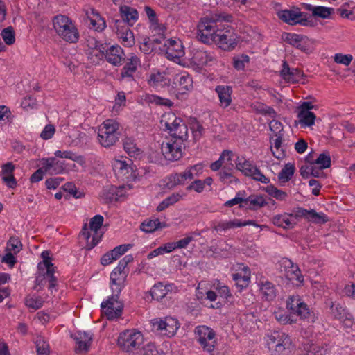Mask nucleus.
I'll return each mask as SVG.
<instances>
[{
  "label": "nucleus",
  "instance_id": "obj_1",
  "mask_svg": "<svg viewBox=\"0 0 355 355\" xmlns=\"http://www.w3.org/2000/svg\"><path fill=\"white\" fill-rule=\"evenodd\" d=\"M232 18V15L226 12H216L212 15L210 19L205 18L202 19L198 26V38L205 44L214 42L220 31L219 30H215L216 22H228L231 21Z\"/></svg>",
  "mask_w": 355,
  "mask_h": 355
},
{
  "label": "nucleus",
  "instance_id": "obj_2",
  "mask_svg": "<svg viewBox=\"0 0 355 355\" xmlns=\"http://www.w3.org/2000/svg\"><path fill=\"white\" fill-rule=\"evenodd\" d=\"M264 340L266 347L271 355H288L293 349L291 338L280 331L267 333Z\"/></svg>",
  "mask_w": 355,
  "mask_h": 355
},
{
  "label": "nucleus",
  "instance_id": "obj_3",
  "mask_svg": "<svg viewBox=\"0 0 355 355\" xmlns=\"http://www.w3.org/2000/svg\"><path fill=\"white\" fill-rule=\"evenodd\" d=\"M53 26L58 35L69 43H76L79 32L73 21L66 15H58L53 18Z\"/></svg>",
  "mask_w": 355,
  "mask_h": 355
},
{
  "label": "nucleus",
  "instance_id": "obj_4",
  "mask_svg": "<svg viewBox=\"0 0 355 355\" xmlns=\"http://www.w3.org/2000/svg\"><path fill=\"white\" fill-rule=\"evenodd\" d=\"M125 279V275H122L115 270H112L110 274L111 288L113 293L111 297L106 301L101 304L102 309H107V311H123L124 304L119 299V293L123 288V283Z\"/></svg>",
  "mask_w": 355,
  "mask_h": 355
},
{
  "label": "nucleus",
  "instance_id": "obj_5",
  "mask_svg": "<svg viewBox=\"0 0 355 355\" xmlns=\"http://www.w3.org/2000/svg\"><path fill=\"white\" fill-rule=\"evenodd\" d=\"M144 342L143 334L137 329H126L121 332L117 338V345L123 352H133L139 349Z\"/></svg>",
  "mask_w": 355,
  "mask_h": 355
},
{
  "label": "nucleus",
  "instance_id": "obj_6",
  "mask_svg": "<svg viewBox=\"0 0 355 355\" xmlns=\"http://www.w3.org/2000/svg\"><path fill=\"white\" fill-rule=\"evenodd\" d=\"M119 125L112 120H105L98 129V139L102 146L110 148L119 140L120 133L118 132Z\"/></svg>",
  "mask_w": 355,
  "mask_h": 355
},
{
  "label": "nucleus",
  "instance_id": "obj_7",
  "mask_svg": "<svg viewBox=\"0 0 355 355\" xmlns=\"http://www.w3.org/2000/svg\"><path fill=\"white\" fill-rule=\"evenodd\" d=\"M194 333L195 338L202 349L213 355L217 345L215 331L206 325H199L195 328Z\"/></svg>",
  "mask_w": 355,
  "mask_h": 355
},
{
  "label": "nucleus",
  "instance_id": "obj_8",
  "mask_svg": "<svg viewBox=\"0 0 355 355\" xmlns=\"http://www.w3.org/2000/svg\"><path fill=\"white\" fill-rule=\"evenodd\" d=\"M165 128L169 131L171 139L184 143L188 139V128L185 123L173 114H168Z\"/></svg>",
  "mask_w": 355,
  "mask_h": 355
},
{
  "label": "nucleus",
  "instance_id": "obj_9",
  "mask_svg": "<svg viewBox=\"0 0 355 355\" xmlns=\"http://www.w3.org/2000/svg\"><path fill=\"white\" fill-rule=\"evenodd\" d=\"M282 38L285 42L302 52L307 54L312 52L313 42L307 36L300 34L284 33L282 35Z\"/></svg>",
  "mask_w": 355,
  "mask_h": 355
},
{
  "label": "nucleus",
  "instance_id": "obj_10",
  "mask_svg": "<svg viewBox=\"0 0 355 355\" xmlns=\"http://www.w3.org/2000/svg\"><path fill=\"white\" fill-rule=\"evenodd\" d=\"M238 162H236V168L241 171L245 176L251 177L253 180L268 184L270 180L266 178L261 171L254 166L249 160L244 159L243 162L237 158Z\"/></svg>",
  "mask_w": 355,
  "mask_h": 355
},
{
  "label": "nucleus",
  "instance_id": "obj_11",
  "mask_svg": "<svg viewBox=\"0 0 355 355\" xmlns=\"http://www.w3.org/2000/svg\"><path fill=\"white\" fill-rule=\"evenodd\" d=\"M182 142L171 139L167 142H163L162 144V153L164 158L168 161L174 162L180 159L182 157Z\"/></svg>",
  "mask_w": 355,
  "mask_h": 355
},
{
  "label": "nucleus",
  "instance_id": "obj_12",
  "mask_svg": "<svg viewBox=\"0 0 355 355\" xmlns=\"http://www.w3.org/2000/svg\"><path fill=\"white\" fill-rule=\"evenodd\" d=\"M152 324L155 329L164 331L168 337L174 336L180 327L178 320L172 317L166 318L164 320H153Z\"/></svg>",
  "mask_w": 355,
  "mask_h": 355
},
{
  "label": "nucleus",
  "instance_id": "obj_13",
  "mask_svg": "<svg viewBox=\"0 0 355 355\" xmlns=\"http://www.w3.org/2000/svg\"><path fill=\"white\" fill-rule=\"evenodd\" d=\"M71 337L76 342L74 347L76 353L80 354L89 351L92 340V334L85 331H77L72 334Z\"/></svg>",
  "mask_w": 355,
  "mask_h": 355
},
{
  "label": "nucleus",
  "instance_id": "obj_14",
  "mask_svg": "<svg viewBox=\"0 0 355 355\" xmlns=\"http://www.w3.org/2000/svg\"><path fill=\"white\" fill-rule=\"evenodd\" d=\"M214 42L217 43L222 49L228 51L234 49L237 44L236 37L230 30L220 31Z\"/></svg>",
  "mask_w": 355,
  "mask_h": 355
},
{
  "label": "nucleus",
  "instance_id": "obj_15",
  "mask_svg": "<svg viewBox=\"0 0 355 355\" xmlns=\"http://www.w3.org/2000/svg\"><path fill=\"white\" fill-rule=\"evenodd\" d=\"M280 76L287 83H297L304 76L302 70L298 68H291L286 60H283Z\"/></svg>",
  "mask_w": 355,
  "mask_h": 355
},
{
  "label": "nucleus",
  "instance_id": "obj_16",
  "mask_svg": "<svg viewBox=\"0 0 355 355\" xmlns=\"http://www.w3.org/2000/svg\"><path fill=\"white\" fill-rule=\"evenodd\" d=\"M313 107L314 105L312 103L309 101H304L299 106L298 108L300 111L297 114V118L301 124H303L304 126H311L314 124L315 115L313 112L310 111Z\"/></svg>",
  "mask_w": 355,
  "mask_h": 355
},
{
  "label": "nucleus",
  "instance_id": "obj_17",
  "mask_svg": "<svg viewBox=\"0 0 355 355\" xmlns=\"http://www.w3.org/2000/svg\"><path fill=\"white\" fill-rule=\"evenodd\" d=\"M167 58L173 60L179 59L184 55V47L180 40L168 39L164 44Z\"/></svg>",
  "mask_w": 355,
  "mask_h": 355
},
{
  "label": "nucleus",
  "instance_id": "obj_18",
  "mask_svg": "<svg viewBox=\"0 0 355 355\" xmlns=\"http://www.w3.org/2000/svg\"><path fill=\"white\" fill-rule=\"evenodd\" d=\"M295 217H303L315 224H324L329 220L327 216L323 213H317L314 209L306 210L302 207L297 208Z\"/></svg>",
  "mask_w": 355,
  "mask_h": 355
},
{
  "label": "nucleus",
  "instance_id": "obj_19",
  "mask_svg": "<svg viewBox=\"0 0 355 355\" xmlns=\"http://www.w3.org/2000/svg\"><path fill=\"white\" fill-rule=\"evenodd\" d=\"M132 244H122L115 247L113 250L103 254L101 259V263L105 266L109 265L124 254L128 250L132 248Z\"/></svg>",
  "mask_w": 355,
  "mask_h": 355
},
{
  "label": "nucleus",
  "instance_id": "obj_20",
  "mask_svg": "<svg viewBox=\"0 0 355 355\" xmlns=\"http://www.w3.org/2000/svg\"><path fill=\"white\" fill-rule=\"evenodd\" d=\"M41 164L44 171L49 172L51 175L62 173L66 168L64 162L57 160L55 157L43 158Z\"/></svg>",
  "mask_w": 355,
  "mask_h": 355
},
{
  "label": "nucleus",
  "instance_id": "obj_21",
  "mask_svg": "<svg viewBox=\"0 0 355 355\" xmlns=\"http://www.w3.org/2000/svg\"><path fill=\"white\" fill-rule=\"evenodd\" d=\"M123 49L119 45L110 46L105 53L104 58L109 63L117 66L121 65V62L125 60Z\"/></svg>",
  "mask_w": 355,
  "mask_h": 355
},
{
  "label": "nucleus",
  "instance_id": "obj_22",
  "mask_svg": "<svg viewBox=\"0 0 355 355\" xmlns=\"http://www.w3.org/2000/svg\"><path fill=\"white\" fill-rule=\"evenodd\" d=\"M15 166L12 162H8L2 166L1 176L3 182L9 187L14 189L17 186V180L13 172Z\"/></svg>",
  "mask_w": 355,
  "mask_h": 355
},
{
  "label": "nucleus",
  "instance_id": "obj_23",
  "mask_svg": "<svg viewBox=\"0 0 355 355\" xmlns=\"http://www.w3.org/2000/svg\"><path fill=\"white\" fill-rule=\"evenodd\" d=\"M119 14V17L130 26H133L139 18L138 11L125 5L120 6Z\"/></svg>",
  "mask_w": 355,
  "mask_h": 355
},
{
  "label": "nucleus",
  "instance_id": "obj_24",
  "mask_svg": "<svg viewBox=\"0 0 355 355\" xmlns=\"http://www.w3.org/2000/svg\"><path fill=\"white\" fill-rule=\"evenodd\" d=\"M245 200L244 205H239L240 208L245 207L250 210H257L268 205L266 199L261 195H250L245 198Z\"/></svg>",
  "mask_w": 355,
  "mask_h": 355
},
{
  "label": "nucleus",
  "instance_id": "obj_25",
  "mask_svg": "<svg viewBox=\"0 0 355 355\" xmlns=\"http://www.w3.org/2000/svg\"><path fill=\"white\" fill-rule=\"evenodd\" d=\"M215 92L217 93L220 106L223 108L228 107L232 103L231 95L232 93V88L229 85H218L215 88Z\"/></svg>",
  "mask_w": 355,
  "mask_h": 355
},
{
  "label": "nucleus",
  "instance_id": "obj_26",
  "mask_svg": "<svg viewBox=\"0 0 355 355\" xmlns=\"http://www.w3.org/2000/svg\"><path fill=\"white\" fill-rule=\"evenodd\" d=\"M303 8L308 11L312 12V16L322 19H328L334 12V9L324 6H314L309 3H303Z\"/></svg>",
  "mask_w": 355,
  "mask_h": 355
},
{
  "label": "nucleus",
  "instance_id": "obj_27",
  "mask_svg": "<svg viewBox=\"0 0 355 355\" xmlns=\"http://www.w3.org/2000/svg\"><path fill=\"white\" fill-rule=\"evenodd\" d=\"M260 291L262 298L264 300L270 302L272 301L277 296V291L275 285L268 281H260L259 284Z\"/></svg>",
  "mask_w": 355,
  "mask_h": 355
},
{
  "label": "nucleus",
  "instance_id": "obj_28",
  "mask_svg": "<svg viewBox=\"0 0 355 355\" xmlns=\"http://www.w3.org/2000/svg\"><path fill=\"white\" fill-rule=\"evenodd\" d=\"M286 305L288 311H309L308 305L299 295H289Z\"/></svg>",
  "mask_w": 355,
  "mask_h": 355
},
{
  "label": "nucleus",
  "instance_id": "obj_29",
  "mask_svg": "<svg viewBox=\"0 0 355 355\" xmlns=\"http://www.w3.org/2000/svg\"><path fill=\"white\" fill-rule=\"evenodd\" d=\"M171 288L172 284L164 285L162 282H157L151 288L150 293L153 300L159 301L168 297V293Z\"/></svg>",
  "mask_w": 355,
  "mask_h": 355
},
{
  "label": "nucleus",
  "instance_id": "obj_30",
  "mask_svg": "<svg viewBox=\"0 0 355 355\" xmlns=\"http://www.w3.org/2000/svg\"><path fill=\"white\" fill-rule=\"evenodd\" d=\"M139 59L137 56H132L129 61L124 65L121 71L122 79L128 78L129 81L134 80L133 74L137 69Z\"/></svg>",
  "mask_w": 355,
  "mask_h": 355
},
{
  "label": "nucleus",
  "instance_id": "obj_31",
  "mask_svg": "<svg viewBox=\"0 0 355 355\" xmlns=\"http://www.w3.org/2000/svg\"><path fill=\"white\" fill-rule=\"evenodd\" d=\"M193 178V174L191 170H187L180 173L171 174L168 178L167 185L169 188H173L177 185L183 184L187 180Z\"/></svg>",
  "mask_w": 355,
  "mask_h": 355
},
{
  "label": "nucleus",
  "instance_id": "obj_32",
  "mask_svg": "<svg viewBox=\"0 0 355 355\" xmlns=\"http://www.w3.org/2000/svg\"><path fill=\"white\" fill-rule=\"evenodd\" d=\"M244 274L234 273L232 275V279L236 282V286L239 288V291L248 286L250 281V270L248 266L239 267Z\"/></svg>",
  "mask_w": 355,
  "mask_h": 355
},
{
  "label": "nucleus",
  "instance_id": "obj_33",
  "mask_svg": "<svg viewBox=\"0 0 355 355\" xmlns=\"http://www.w3.org/2000/svg\"><path fill=\"white\" fill-rule=\"evenodd\" d=\"M123 148L130 157L139 158L142 150L137 147L135 141L132 137H125L123 141Z\"/></svg>",
  "mask_w": 355,
  "mask_h": 355
},
{
  "label": "nucleus",
  "instance_id": "obj_34",
  "mask_svg": "<svg viewBox=\"0 0 355 355\" xmlns=\"http://www.w3.org/2000/svg\"><path fill=\"white\" fill-rule=\"evenodd\" d=\"M302 312H273L275 319L282 324H292L298 319L297 313Z\"/></svg>",
  "mask_w": 355,
  "mask_h": 355
},
{
  "label": "nucleus",
  "instance_id": "obj_35",
  "mask_svg": "<svg viewBox=\"0 0 355 355\" xmlns=\"http://www.w3.org/2000/svg\"><path fill=\"white\" fill-rule=\"evenodd\" d=\"M297 16L295 10H284L278 12L279 18L289 25L304 24L306 20L297 21Z\"/></svg>",
  "mask_w": 355,
  "mask_h": 355
},
{
  "label": "nucleus",
  "instance_id": "obj_36",
  "mask_svg": "<svg viewBox=\"0 0 355 355\" xmlns=\"http://www.w3.org/2000/svg\"><path fill=\"white\" fill-rule=\"evenodd\" d=\"M205 303L204 304L206 307L214 309H221L223 301L218 300L216 302L219 297L215 291L211 290L207 291H205Z\"/></svg>",
  "mask_w": 355,
  "mask_h": 355
},
{
  "label": "nucleus",
  "instance_id": "obj_37",
  "mask_svg": "<svg viewBox=\"0 0 355 355\" xmlns=\"http://www.w3.org/2000/svg\"><path fill=\"white\" fill-rule=\"evenodd\" d=\"M43 266L44 267L42 266V263H40L38 265V270L40 271L44 270V268L46 269L44 273H46V276L51 278L50 287H53L55 281V277L54 275L55 268L53 264L51 263V259L44 258V260H43Z\"/></svg>",
  "mask_w": 355,
  "mask_h": 355
},
{
  "label": "nucleus",
  "instance_id": "obj_38",
  "mask_svg": "<svg viewBox=\"0 0 355 355\" xmlns=\"http://www.w3.org/2000/svg\"><path fill=\"white\" fill-rule=\"evenodd\" d=\"M288 216L287 214L276 215L272 218V223L275 225L284 229H291L295 225V222H293Z\"/></svg>",
  "mask_w": 355,
  "mask_h": 355
},
{
  "label": "nucleus",
  "instance_id": "obj_39",
  "mask_svg": "<svg viewBox=\"0 0 355 355\" xmlns=\"http://www.w3.org/2000/svg\"><path fill=\"white\" fill-rule=\"evenodd\" d=\"M50 277L46 276V273L43 274H39L35 279V289L37 291L41 290L46 283H48V288L51 291V293H53V290L56 291V286H57V278L55 277V281L54 282V286L53 287H50Z\"/></svg>",
  "mask_w": 355,
  "mask_h": 355
},
{
  "label": "nucleus",
  "instance_id": "obj_40",
  "mask_svg": "<svg viewBox=\"0 0 355 355\" xmlns=\"http://www.w3.org/2000/svg\"><path fill=\"white\" fill-rule=\"evenodd\" d=\"M193 59L198 65H209L214 60L210 53L204 51H196Z\"/></svg>",
  "mask_w": 355,
  "mask_h": 355
},
{
  "label": "nucleus",
  "instance_id": "obj_41",
  "mask_svg": "<svg viewBox=\"0 0 355 355\" xmlns=\"http://www.w3.org/2000/svg\"><path fill=\"white\" fill-rule=\"evenodd\" d=\"M295 171V168L294 164L288 163L281 170V171L278 174V180L281 183H285L289 181Z\"/></svg>",
  "mask_w": 355,
  "mask_h": 355
},
{
  "label": "nucleus",
  "instance_id": "obj_42",
  "mask_svg": "<svg viewBox=\"0 0 355 355\" xmlns=\"http://www.w3.org/2000/svg\"><path fill=\"white\" fill-rule=\"evenodd\" d=\"M190 129L192 131L193 139L196 141H199L205 133L204 127L196 118L191 119Z\"/></svg>",
  "mask_w": 355,
  "mask_h": 355
},
{
  "label": "nucleus",
  "instance_id": "obj_43",
  "mask_svg": "<svg viewBox=\"0 0 355 355\" xmlns=\"http://www.w3.org/2000/svg\"><path fill=\"white\" fill-rule=\"evenodd\" d=\"M213 286L218 293L219 300L223 301L224 298L228 300L229 298L232 297L229 287L223 285V284L220 282H217V283L214 284Z\"/></svg>",
  "mask_w": 355,
  "mask_h": 355
},
{
  "label": "nucleus",
  "instance_id": "obj_44",
  "mask_svg": "<svg viewBox=\"0 0 355 355\" xmlns=\"http://www.w3.org/2000/svg\"><path fill=\"white\" fill-rule=\"evenodd\" d=\"M282 143V135H277V137L272 143L271 150L273 155L277 159H282L285 156V153L283 149H280Z\"/></svg>",
  "mask_w": 355,
  "mask_h": 355
},
{
  "label": "nucleus",
  "instance_id": "obj_45",
  "mask_svg": "<svg viewBox=\"0 0 355 355\" xmlns=\"http://www.w3.org/2000/svg\"><path fill=\"white\" fill-rule=\"evenodd\" d=\"M315 164L320 166V168H328L331 166V159L329 153L324 151L320 154L318 157L314 161Z\"/></svg>",
  "mask_w": 355,
  "mask_h": 355
},
{
  "label": "nucleus",
  "instance_id": "obj_46",
  "mask_svg": "<svg viewBox=\"0 0 355 355\" xmlns=\"http://www.w3.org/2000/svg\"><path fill=\"white\" fill-rule=\"evenodd\" d=\"M146 100L148 103H154L157 105H164L168 107H171L173 105V103L171 100H169L168 98H162L159 96L154 95V94L148 95L146 96Z\"/></svg>",
  "mask_w": 355,
  "mask_h": 355
},
{
  "label": "nucleus",
  "instance_id": "obj_47",
  "mask_svg": "<svg viewBox=\"0 0 355 355\" xmlns=\"http://www.w3.org/2000/svg\"><path fill=\"white\" fill-rule=\"evenodd\" d=\"M134 260V257L132 254H128L125 256L119 262L118 266L114 269V270L120 273L122 275L127 276L128 272L125 271V268L128 263H131Z\"/></svg>",
  "mask_w": 355,
  "mask_h": 355
},
{
  "label": "nucleus",
  "instance_id": "obj_48",
  "mask_svg": "<svg viewBox=\"0 0 355 355\" xmlns=\"http://www.w3.org/2000/svg\"><path fill=\"white\" fill-rule=\"evenodd\" d=\"M1 35L7 45H12L15 42V33L12 26L3 29Z\"/></svg>",
  "mask_w": 355,
  "mask_h": 355
},
{
  "label": "nucleus",
  "instance_id": "obj_49",
  "mask_svg": "<svg viewBox=\"0 0 355 355\" xmlns=\"http://www.w3.org/2000/svg\"><path fill=\"white\" fill-rule=\"evenodd\" d=\"M160 225V221L158 218L153 220H144L140 226L141 230L146 233L153 232L157 230V225Z\"/></svg>",
  "mask_w": 355,
  "mask_h": 355
},
{
  "label": "nucleus",
  "instance_id": "obj_50",
  "mask_svg": "<svg viewBox=\"0 0 355 355\" xmlns=\"http://www.w3.org/2000/svg\"><path fill=\"white\" fill-rule=\"evenodd\" d=\"M118 37L121 38L127 46H132L135 44L134 35L132 31L128 28L125 31L117 33Z\"/></svg>",
  "mask_w": 355,
  "mask_h": 355
},
{
  "label": "nucleus",
  "instance_id": "obj_51",
  "mask_svg": "<svg viewBox=\"0 0 355 355\" xmlns=\"http://www.w3.org/2000/svg\"><path fill=\"white\" fill-rule=\"evenodd\" d=\"M266 191L272 197L279 200H284L287 197V193L275 186L270 184L266 187Z\"/></svg>",
  "mask_w": 355,
  "mask_h": 355
},
{
  "label": "nucleus",
  "instance_id": "obj_52",
  "mask_svg": "<svg viewBox=\"0 0 355 355\" xmlns=\"http://www.w3.org/2000/svg\"><path fill=\"white\" fill-rule=\"evenodd\" d=\"M44 301L41 297L33 295L27 296L25 299V304L27 307L33 309H39L42 307Z\"/></svg>",
  "mask_w": 355,
  "mask_h": 355
},
{
  "label": "nucleus",
  "instance_id": "obj_53",
  "mask_svg": "<svg viewBox=\"0 0 355 355\" xmlns=\"http://www.w3.org/2000/svg\"><path fill=\"white\" fill-rule=\"evenodd\" d=\"M81 234L85 238V239H87V244L86 248L87 250H91L93 248H94L100 241V238L93 236L91 242L89 241V239L91 236V234L87 227V224L84 225L81 231Z\"/></svg>",
  "mask_w": 355,
  "mask_h": 355
},
{
  "label": "nucleus",
  "instance_id": "obj_54",
  "mask_svg": "<svg viewBox=\"0 0 355 355\" xmlns=\"http://www.w3.org/2000/svg\"><path fill=\"white\" fill-rule=\"evenodd\" d=\"M249 56L245 54H241L233 58V66L236 70H243L245 64L249 63Z\"/></svg>",
  "mask_w": 355,
  "mask_h": 355
},
{
  "label": "nucleus",
  "instance_id": "obj_55",
  "mask_svg": "<svg viewBox=\"0 0 355 355\" xmlns=\"http://www.w3.org/2000/svg\"><path fill=\"white\" fill-rule=\"evenodd\" d=\"M7 250L17 254L22 249V243L17 236H11L7 243Z\"/></svg>",
  "mask_w": 355,
  "mask_h": 355
},
{
  "label": "nucleus",
  "instance_id": "obj_56",
  "mask_svg": "<svg viewBox=\"0 0 355 355\" xmlns=\"http://www.w3.org/2000/svg\"><path fill=\"white\" fill-rule=\"evenodd\" d=\"M165 80V77L160 73H153L149 76L148 83L151 87H158Z\"/></svg>",
  "mask_w": 355,
  "mask_h": 355
},
{
  "label": "nucleus",
  "instance_id": "obj_57",
  "mask_svg": "<svg viewBox=\"0 0 355 355\" xmlns=\"http://www.w3.org/2000/svg\"><path fill=\"white\" fill-rule=\"evenodd\" d=\"M104 218L101 215H96L91 218L89 222V228L92 231H94L95 234H97L98 230H100L103 225Z\"/></svg>",
  "mask_w": 355,
  "mask_h": 355
},
{
  "label": "nucleus",
  "instance_id": "obj_58",
  "mask_svg": "<svg viewBox=\"0 0 355 355\" xmlns=\"http://www.w3.org/2000/svg\"><path fill=\"white\" fill-rule=\"evenodd\" d=\"M112 28L116 31V34L125 31L126 28H128L130 26H128L122 18L119 17V19L114 17L112 19Z\"/></svg>",
  "mask_w": 355,
  "mask_h": 355
},
{
  "label": "nucleus",
  "instance_id": "obj_59",
  "mask_svg": "<svg viewBox=\"0 0 355 355\" xmlns=\"http://www.w3.org/2000/svg\"><path fill=\"white\" fill-rule=\"evenodd\" d=\"M220 180L224 184H230L233 181L238 182L239 180L234 177L232 172H228L221 170L218 173Z\"/></svg>",
  "mask_w": 355,
  "mask_h": 355
},
{
  "label": "nucleus",
  "instance_id": "obj_60",
  "mask_svg": "<svg viewBox=\"0 0 355 355\" xmlns=\"http://www.w3.org/2000/svg\"><path fill=\"white\" fill-rule=\"evenodd\" d=\"M37 352L40 355H48L49 352V345L42 338H38L35 341Z\"/></svg>",
  "mask_w": 355,
  "mask_h": 355
},
{
  "label": "nucleus",
  "instance_id": "obj_61",
  "mask_svg": "<svg viewBox=\"0 0 355 355\" xmlns=\"http://www.w3.org/2000/svg\"><path fill=\"white\" fill-rule=\"evenodd\" d=\"M353 60V57L350 54L343 55L342 53H336L334 56V62L338 64L349 66Z\"/></svg>",
  "mask_w": 355,
  "mask_h": 355
},
{
  "label": "nucleus",
  "instance_id": "obj_62",
  "mask_svg": "<svg viewBox=\"0 0 355 355\" xmlns=\"http://www.w3.org/2000/svg\"><path fill=\"white\" fill-rule=\"evenodd\" d=\"M237 227L236 220H230L227 222H220L217 225L214 226V229L216 231L223 230L225 231L230 228Z\"/></svg>",
  "mask_w": 355,
  "mask_h": 355
},
{
  "label": "nucleus",
  "instance_id": "obj_63",
  "mask_svg": "<svg viewBox=\"0 0 355 355\" xmlns=\"http://www.w3.org/2000/svg\"><path fill=\"white\" fill-rule=\"evenodd\" d=\"M55 132V129L53 125L48 124L46 125L44 130L42 131L40 134V137L44 140H47L51 139Z\"/></svg>",
  "mask_w": 355,
  "mask_h": 355
},
{
  "label": "nucleus",
  "instance_id": "obj_64",
  "mask_svg": "<svg viewBox=\"0 0 355 355\" xmlns=\"http://www.w3.org/2000/svg\"><path fill=\"white\" fill-rule=\"evenodd\" d=\"M143 355H162L154 343H150L143 348Z\"/></svg>",
  "mask_w": 355,
  "mask_h": 355
}]
</instances>
